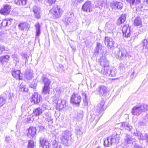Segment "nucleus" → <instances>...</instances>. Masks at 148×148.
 Segmentation results:
<instances>
[{"label":"nucleus","instance_id":"1","mask_svg":"<svg viewBox=\"0 0 148 148\" xmlns=\"http://www.w3.org/2000/svg\"><path fill=\"white\" fill-rule=\"evenodd\" d=\"M71 132L68 130H66L62 132L60 137L61 142L64 145L67 146L71 144L73 141L71 137Z\"/></svg>","mask_w":148,"mask_h":148},{"label":"nucleus","instance_id":"2","mask_svg":"<svg viewBox=\"0 0 148 148\" xmlns=\"http://www.w3.org/2000/svg\"><path fill=\"white\" fill-rule=\"evenodd\" d=\"M119 137V134L116 133L114 134L107 138L104 140V146L106 147H108L111 146L113 144L118 143Z\"/></svg>","mask_w":148,"mask_h":148},{"label":"nucleus","instance_id":"3","mask_svg":"<svg viewBox=\"0 0 148 148\" xmlns=\"http://www.w3.org/2000/svg\"><path fill=\"white\" fill-rule=\"evenodd\" d=\"M147 109V105L143 104L134 106L132 110L131 113L133 115L139 116L142 112L145 111Z\"/></svg>","mask_w":148,"mask_h":148},{"label":"nucleus","instance_id":"4","mask_svg":"<svg viewBox=\"0 0 148 148\" xmlns=\"http://www.w3.org/2000/svg\"><path fill=\"white\" fill-rule=\"evenodd\" d=\"M100 64L103 66L99 72L103 74L107 73V70L109 69V64L108 61L106 58L103 56L100 58Z\"/></svg>","mask_w":148,"mask_h":148},{"label":"nucleus","instance_id":"5","mask_svg":"<svg viewBox=\"0 0 148 148\" xmlns=\"http://www.w3.org/2000/svg\"><path fill=\"white\" fill-rule=\"evenodd\" d=\"M49 12L52 15L54 18H60L62 15L63 11L58 6L55 5L50 10Z\"/></svg>","mask_w":148,"mask_h":148},{"label":"nucleus","instance_id":"6","mask_svg":"<svg viewBox=\"0 0 148 148\" xmlns=\"http://www.w3.org/2000/svg\"><path fill=\"white\" fill-rule=\"evenodd\" d=\"M128 55L127 50L123 48L120 49L118 52L117 57L116 58L119 60H125Z\"/></svg>","mask_w":148,"mask_h":148},{"label":"nucleus","instance_id":"7","mask_svg":"<svg viewBox=\"0 0 148 148\" xmlns=\"http://www.w3.org/2000/svg\"><path fill=\"white\" fill-rule=\"evenodd\" d=\"M73 14L71 12H68L66 14L64 18L63 21L65 25H67L73 21Z\"/></svg>","mask_w":148,"mask_h":148},{"label":"nucleus","instance_id":"8","mask_svg":"<svg viewBox=\"0 0 148 148\" xmlns=\"http://www.w3.org/2000/svg\"><path fill=\"white\" fill-rule=\"evenodd\" d=\"M104 104V102L103 101H101L96 108L95 114L98 116L100 115V116L103 114L104 110L103 108V105Z\"/></svg>","mask_w":148,"mask_h":148},{"label":"nucleus","instance_id":"9","mask_svg":"<svg viewBox=\"0 0 148 148\" xmlns=\"http://www.w3.org/2000/svg\"><path fill=\"white\" fill-rule=\"evenodd\" d=\"M81 100V97L79 95L77 94L74 93L71 98L70 102L71 103L74 104L79 105Z\"/></svg>","mask_w":148,"mask_h":148},{"label":"nucleus","instance_id":"10","mask_svg":"<svg viewBox=\"0 0 148 148\" xmlns=\"http://www.w3.org/2000/svg\"><path fill=\"white\" fill-rule=\"evenodd\" d=\"M104 43L107 45V47L111 49L113 47L114 42L111 38L106 36L105 38Z\"/></svg>","mask_w":148,"mask_h":148},{"label":"nucleus","instance_id":"11","mask_svg":"<svg viewBox=\"0 0 148 148\" xmlns=\"http://www.w3.org/2000/svg\"><path fill=\"white\" fill-rule=\"evenodd\" d=\"M42 99V97L40 95L35 93L32 96V104H38L40 102Z\"/></svg>","mask_w":148,"mask_h":148},{"label":"nucleus","instance_id":"12","mask_svg":"<svg viewBox=\"0 0 148 148\" xmlns=\"http://www.w3.org/2000/svg\"><path fill=\"white\" fill-rule=\"evenodd\" d=\"M28 131L27 136L30 138H32L36 135V129L35 127L31 126L28 129Z\"/></svg>","mask_w":148,"mask_h":148},{"label":"nucleus","instance_id":"13","mask_svg":"<svg viewBox=\"0 0 148 148\" xmlns=\"http://www.w3.org/2000/svg\"><path fill=\"white\" fill-rule=\"evenodd\" d=\"M98 94L101 96L105 95L107 92V88L104 86H99L96 90Z\"/></svg>","mask_w":148,"mask_h":148},{"label":"nucleus","instance_id":"14","mask_svg":"<svg viewBox=\"0 0 148 148\" xmlns=\"http://www.w3.org/2000/svg\"><path fill=\"white\" fill-rule=\"evenodd\" d=\"M122 32L124 37L127 38L131 35L130 28L127 25H124L122 28Z\"/></svg>","mask_w":148,"mask_h":148},{"label":"nucleus","instance_id":"15","mask_svg":"<svg viewBox=\"0 0 148 148\" xmlns=\"http://www.w3.org/2000/svg\"><path fill=\"white\" fill-rule=\"evenodd\" d=\"M32 11L34 13L35 17L37 19L40 18V9L38 7L34 6L32 8Z\"/></svg>","mask_w":148,"mask_h":148},{"label":"nucleus","instance_id":"16","mask_svg":"<svg viewBox=\"0 0 148 148\" xmlns=\"http://www.w3.org/2000/svg\"><path fill=\"white\" fill-rule=\"evenodd\" d=\"M91 2L90 1H87L83 5L82 9L84 11L90 12L91 11Z\"/></svg>","mask_w":148,"mask_h":148},{"label":"nucleus","instance_id":"17","mask_svg":"<svg viewBox=\"0 0 148 148\" xmlns=\"http://www.w3.org/2000/svg\"><path fill=\"white\" fill-rule=\"evenodd\" d=\"M10 8V5H6L4 6L3 8L0 10V13L4 15H7L9 13Z\"/></svg>","mask_w":148,"mask_h":148},{"label":"nucleus","instance_id":"18","mask_svg":"<svg viewBox=\"0 0 148 148\" xmlns=\"http://www.w3.org/2000/svg\"><path fill=\"white\" fill-rule=\"evenodd\" d=\"M40 140L41 146L43 148H49L51 146V145L48 141L45 140L44 138H41Z\"/></svg>","mask_w":148,"mask_h":148},{"label":"nucleus","instance_id":"19","mask_svg":"<svg viewBox=\"0 0 148 148\" xmlns=\"http://www.w3.org/2000/svg\"><path fill=\"white\" fill-rule=\"evenodd\" d=\"M134 135L136 136L139 140H146L147 135L146 134L142 133L140 132H134Z\"/></svg>","mask_w":148,"mask_h":148},{"label":"nucleus","instance_id":"20","mask_svg":"<svg viewBox=\"0 0 148 148\" xmlns=\"http://www.w3.org/2000/svg\"><path fill=\"white\" fill-rule=\"evenodd\" d=\"M134 25L135 26H141L142 25L141 18L139 16L136 17L134 21Z\"/></svg>","mask_w":148,"mask_h":148},{"label":"nucleus","instance_id":"21","mask_svg":"<svg viewBox=\"0 0 148 148\" xmlns=\"http://www.w3.org/2000/svg\"><path fill=\"white\" fill-rule=\"evenodd\" d=\"M10 58V56L8 55L1 56H0V62L3 64L5 62H7L8 61Z\"/></svg>","mask_w":148,"mask_h":148},{"label":"nucleus","instance_id":"22","mask_svg":"<svg viewBox=\"0 0 148 148\" xmlns=\"http://www.w3.org/2000/svg\"><path fill=\"white\" fill-rule=\"evenodd\" d=\"M42 80L43 81L44 86H50L51 81L45 75H43L42 77Z\"/></svg>","mask_w":148,"mask_h":148},{"label":"nucleus","instance_id":"23","mask_svg":"<svg viewBox=\"0 0 148 148\" xmlns=\"http://www.w3.org/2000/svg\"><path fill=\"white\" fill-rule=\"evenodd\" d=\"M133 139L131 136L127 134L124 138L125 142L127 144H131L133 143Z\"/></svg>","mask_w":148,"mask_h":148},{"label":"nucleus","instance_id":"24","mask_svg":"<svg viewBox=\"0 0 148 148\" xmlns=\"http://www.w3.org/2000/svg\"><path fill=\"white\" fill-rule=\"evenodd\" d=\"M20 71H14L12 72V75L16 79H21L22 78L20 75Z\"/></svg>","mask_w":148,"mask_h":148},{"label":"nucleus","instance_id":"25","mask_svg":"<svg viewBox=\"0 0 148 148\" xmlns=\"http://www.w3.org/2000/svg\"><path fill=\"white\" fill-rule=\"evenodd\" d=\"M116 69L114 68H112V69H109L107 70V73L104 75H107L109 76L114 77L115 76Z\"/></svg>","mask_w":148,"mask_h":148},{"label":"nucleus","instance_id":"26","mask_svg":"<svg viewBox=\"0 0 148 148\" xmlns=\"http://www.w3.org/2000/svg\"><path fill=\"white\" fill-rule=\"evenodd\" d=\"M126 15L125 14H122L119 17L117 21L118 25H120L124 23L126 20Z\"/></svg>","mask_w":148,"mask_h":148},{"label":"nucleus","instance_id":"27","mask_svg":"<svg viewBox=\"0 0 148 148\" xmlns=\"http://www.w3.org/2000/svg\"><path fill=\"white\" fill-rule=\"evenodd\" d=\"M44 110H42L40 108H37L33 110L34 114L36 116H38L42 113Z\"/></svg>","mask_w":148,"mask_h":148},{"label":"nucleus","instance_id":"28","mask_svg":"<svg viewBox=\"0 0 148 148\" xmlns=\"http://www.w3.org/2000/svg\"><path fill=\"white\" fill-rule=\"evenodd\" d=\"M122 127L128 131H130L132 128V126L127 122L123 123L122 124Z\"/></svg>","mask_w":148,"mask_h":148},{"label":"nucleus","instance_id":"29","mask_svg":"<svg viewBox=\"0 0 148 148\" xmlns=\"http://www.w3.org/2000/svg\"><path fill=\"white\" fill-rule=\"evenodd\" d=\"M83 116V111L80 110L77 112V114L75 115L74 117L78 121H80L82 119Z\"/></svg>","mask_w":148,"mask_h":148},{"label":"nucleus","instance_id":"30","mask_svg":"<svg viewBox=\"0 0 148 148\" xmlns=\"http://www.w3.org/2000/svg\"><path fill=\"white\" fill-rule=\"evenodd\" d=\"M12 20L11 19L9 20H8L6 19H5L2 21L1 23V24L2 26L4 27L8 26L11 24V21H12Z\"/></svg>","mask_w":148,"mask_h":148},{"label":"nucleus","instance_id":"31","mask_svg":"<svg viewBox=\"0 0 148 148\" xmlns=\"http://www.w3.org/2000/svg\"><path fill=\"white\" fill-rule=\"evenodd\" d=\"M102 46L101 43L99 42L97 43L96 49L95 51V54L97 55L99 53V51L102 49Z\"/></svg>","mask_w":148,"mask_h":148},{"label":"nucleus","instance_id":"32","mask_svg":"<svg viewBox=\"0 0 148 148\" xmlns=\"http://www.w3.org/2000/svg\"><path fill=\"white\" fill-rule=\"evenodd\" d=\"M33 75L32 72L30 71H26L25 77L28 80L31 79Z\"/></svg>","mask_w":148,"mask_h":148},{"label":"nucleus","instance_id":"33","mask_svg":"<svg viewBox=\"0 0 148 148\" xmlns=\"http://www.w3.org/2000/svg\"><path fill=\"white\" fill-rule=\"evenodd\" d=\"M126 1L129 3L131 5H134V4L136 5L141 2L140 0H126Z\"/></svg>","mask_w":148,"mask_h":148},{"label":"nucleus","instance_id":"34","mask_svg":"<svg viewBox=\"0 0 148 148\" xmlns=\"http://www.w3.org/2000/svg\"><path fill=\"white\" fill-rule=\"evenodd\" d=\"M36 28V36H38L40 33V26L38 23L36 24L35 25Z\"/></svg>","mask_w":148,"mask_h":148},{"label":"nucleus","instance_id":"35","mask_svg":"<svg viewBox=\"0 0 148 148\" xmlns=\"http://www.w3.org/2000/svg\"><path fill=\"white\" fill-rule=\"evenodd\" d=\"M26 0H15V3L18 5H25L26 3Z\"/></svg>","mask_w":148,"mask_h":148},{"label":"nucleus","instance_id":"36","mask_svg":"<svg viewBox=\"0 0 148 148\" xmlns=\"http://www.w3.org/2000/svg\"><path fill=\"white\" fill-rule=\"evenodd\" d=\"M18 26L20 30H23L25 28L28 27V24L26 22L22 23H20L18 25Z\"/></svg>","mask_w":148,"mask_h":148},{"label":"nucleus","instance_id":"37","mask_svg":"<svg viewBox=\"0 0 148 148\" xmlns=\"http://www.w3.org/2000/svg\"><path fill=\"white\" fill-rule=\"evenodd\" d=\"M50 91V86H44L43 87L42 92L44 94H49Z\"/></svg>","mask_w":148,"mask_h":148},{"label":"nucleus","instance_id":"38","mask_svg":"<svg viewBox=\"0 0 148 148\" xmlns=\"http://www.w3.org/2000/svg\"><path fill=\"white\" fill-rule=\"evenodd\" d=\"M82 96L84 105L87 106L88 105V102L87 100V97L85 92L82 93Z\"/></svg>","mask_w":148,"mask_h":148},{"label":"nucleus","instance_id":"39","mask_svg":"<svg viewBox=\"0 0 148 148\" xmlns=\"http://www.w3.org/2000/svg\"><path fill=\"white\" fill-rule=\"evenodd\" d=\"M61 143L56 141H54L52 143L53 148H61Z\"/></svg>","mask_w":148,"mask_h":148},{"label":"nucleus","instance_id":"40","mask_svg":"<svg viewBox=\"0 0 148 148\" xmlns=\"http://www.w3.org/2000/svg\"><path fill=\"white\" fill-rule=\"evenodd\" d=\"M27 108V107L26 105L23 104L21 107V110L22 114H25L26 112V110Z\"/></svg>","mask_w":148,"mask_h":148},{"label":"nucleus","instance_id":"41","mask_svg":"<svg viewBox=\"0 0 148 148\" xmlns=\"http://www.w3.org/2000/svg\"><path fill=\"white\" fill-rule=\"evenodd\" d=\"M65 104V102L64 100H58L57 103V106L59 107L60 108L61 106H63Z\"/></svg>","mask_w":148,"mask_h":148},{"label":"nucleus","instance_id":"42","mask_svg":"<svg viewBox=\"0 0 148 148\" xmlns=\"http://www.w3.org/2000/svg\"><path fill=\"white\" fill-rule=\"evenodd\" d=\"M110 6L112 9L117 10L116 1H114L110 3Z\"/></svg>","mask_w":148,"mask_h":148},{"label":"nucleus","instance_id":"43","mask_svg":"<svg viewBox=\"0 0 148 148\" xmlns=\"http://www.w3.org/2000/svg\"><path fill=\"white\" fill-rule=\"evenodd\" d=\"M57 67L56 70L58 72H61L62 71L63 69V66L62 64H57L56 65Z\"/></svg>","mask_w":148,"mask_h":148},{"label":"nucleus","instance_id":"44","mask_svg":"<svg viewBox=\"0 0 148 148\" xmlns=\"http://www.w3.org/2000/svg\"><path fill=\"white\" fill-rule=\"evenodd\" d=\"M28 141L27 148H34V141L32 140H29Z\"/></svg>","mask_w":148,"mask_h":148},{"label":"nucleus","instance_id":"45","mask_svg":"<svg viewBox=\"0 0 148 148\" xmlns=\"http://www.w3.org/2000/svg\"><path fill=\"white\" fill-rule=\"evenodd\" d=\"M142 45L143 49H147L148 48V41L147 40L145 39L142 42Z\"/></svg>","mask_w":148,"mask_h":148},{"label":"nucleus","instance_id":"46","mask_svg":"<svg viewBox=\"0 0 148 148\" xmlns=\"http://www.w3.org/2000/svg\"><path fill=\"white\" fill-rule=\"evenodd\" d=\"M147 122L144 119L143 120H139L138 121L139 125L141 126H145Z\"/></svg>","mask_w":148,"mask_h":148},{"label":"nucleus","instance_id":"47","mask_svg":"<svg viewBox=\"0 0 148 148\" xmlns=\"http://www.w3.org/2000/svg\"><path fill=\"white\" fill-rule=\"evenodd\" d=\"M5 99L0 97V108L5 104Z\"/></svg>","mask_w":148,"mask_h":148},{"label":"nucleus","instance_id":"48","mask_svg":"<svg viewBox=\"0 0 148 148\" xmlns=\"http://www.w3.org/2000/svg\"><path fill=\"white\" fill-rule=\"evenodd\" d=\"M7 51L5 47L3 45H0V55L3 53L5 51Z\"/></svg>","mask_w":148,"mask_h":148},{"label":"nucleus","instance_id":"49","mask_svg":"<svg viewBox=\"0 0 148 148\" xmlns=\"http://www.w3.org/2000/svg\"><path fill=\"white\" fill-rule=\"evenodd\" d=\"M117 5V10H121L123 6V4L122 3L120 2L116 1Z\"/></svg>","mask_w":148,"mask_h":148},{"label":"nucleus","instance_id":"50","mask_svg":"<svg viewBox=\"0 0 148 148\" xmlns=\"http://www.w3.org/2000/svg\"><path fill=\"white\" fill-rule=\"evenodd\" d=\"M99 8L101 9L102 7L104 6L105 2L103 1H102L101 2L99 3Z\"/></svg>","mask_w":148,"mask_h":148},{"label":"nucleus","instance_id":"51","mask_svg":"<svg viewBox=\"0 0 148 148\" xmlns=\"http://www.w3.org/2000/svg\"><path fill=\"white\" fill-rule=\"evenodd\" d=\"M46 117L45 119V120L48 122L51 121L52 119L51 116L49 115H48V114H46Z\"/></svg>","mask_w":148,"mask_h":148},{"label":"nucleus","instance_id":"52","mask_svg":"<svg viewBox=\"0 0 148 148\" xmlns=\"http://www.w3.org/2000/svg\"><path fill=\"white\" fill-rule=\"evenodd\" d=\"M5 141L8 143H10L11 139L10 137L9 136H6L5 137Z\"/></svg>","mask_w":148,"mask_h":148},{"label":"nucleus","instance_id":"53","mask_svg":"<svg viewBox=\"0 0 148 148\" xmlns=\"http://www.w3.org/2000/svg\"><path fill=\"white\" fill-rule=\"evenodd\" d=\"M47 1L49 5H51L55 3L56 0H47Z\"/></svg>","mask_w":148,"mask_h":148},{"label":"nucleus","instance_id":"54","mask_svg":"<svg viewBox=\"0 0 148 148\" xmlns=\"http://www.w3.org/2000/svg\"><path fill=\"white\" fill-rule=\"evenodd\" d=\"M39 130L40 132L44 131L45 130L44 126L42 125H39Z\"/></svg>","mask_w":148,"mask_h":148},{"label":"nucleus","instance_id":"55","mask_svg":"<svg viewBox=\"0 0 148 148\" xmlns=\"http://www.w3.org/2000/svg\"><path fill=\"white\" fill-rule=\"evenodd\" d=\"M72 4L74 5H77L78 2L77 0H71Z\"/></svg>","mask_w":148,"mask_h":148},{"label":"nucleus","instance_id":"56","mask_svg":"<svg viewBox=\"0 0 148 148\" xmlns=\"http://www.w3.org/2000/svg\"><path fill=\"white\" fill-rule=\"evenodd\" d=\"M76 134L77 135H80L82 134V132L80 129H77L76 130Z\"/></svg>","mask_w":148,"mask_h":148},{"label":"nucleus","instance_id":"57","mask_svg":"<svg viewBox=\"0 0 148 148\" xmlns=\"http://www.w3.org/2000/svg\"><path fill=\"white\" fill-rule=\"evenodd\" d=\"M143 119L147 122H148V113L145 116L143 117Z\"/></svg>","mask_w":148,"mask_h":148},{"label":"nucleus","instance_id":"58","mask_svg":"<svg viewBox=\"0 0 148 148\" xmlns=\"http://www.w3.org/2000/svg\"><path fill=\"white\" fill-rule=\"evenodd\" d=\"M133 148H143L142 147L139 146L137 144H135L134 145V146Z\"/></svg>","mask_w":148,"mask_h":148},{"label":"nucleus","instance_id":"59","mask_svg":"<svg viewBox=\"0 0 148 148\" xmlns=\"http://www.w3.org/2000/svg\"><path fill=\"white\" fill-rule=\"evenodd\" d=\"M30 86L32 88H35L36 87V84L35 83H34L33 84H31L30 85Z\"/></svg>","mask_w":148,"mask_h":148},{"label":"nucleus","instance_id":"60","mask_svg":"<svg viewBox=\"0 0 148 148\" xmlns=\"http://www.w3.org/2000/svg\"><path fill=\"white\" fill-rule=\"evenodd\" d=\"M134 71L132 73L131 75V77L132 78L133 77V76L134 74Z\"/></svg>","mask_w":148,"mask_h":148},{"label":"nucleus","instance_id":"61","mask_svg":"<svg viewBox=\"0 0 148 148\" xmlns=\"http://www.w3.org/2000/svg\"><path fill=\"white\" fill-rule=\"evenodd\" d=\"M120 67L121 69H123V67H124V65L123 64H121L120 65Z\"/></svg>","mask_w":148,"mask_h":148},{"label":"nucleus","instance_id":"62","mask_svg":"<svg viewBox=\"0 0 148 148\" xmlns=\"http://www.w3.org/2000/svg\"><path fill=\"white\" fill-rule=\"evenodd\" d=\"M144 3H145L146 5H148V0H146L144 1Z\"/></svg>","mask_w":148,"mask_h":148},{"label":"nucleus","instance_id":"63","mask_svg":"<svg viewBox=\"0 0 148 148\" xmlns=\"http://www.w3.org/2000/svg\"><path fill=\"white\" fill-rule=\"evenodd\" d=\"M78 3L82 2L84 1V0H77Z\"/></svg>","mask_w":148,"mask_h":148},{"label":"nucleus","instance_id":"64","mask_svg":"<svg viewBox=\"0 0 148 148\" xmlns=\"http://www.w3.org/2000/svg\"><path fill=\"white\" fill-rule=\"evenodd\" d=\"M146 140L148 142V135H147V137L146 138Z\"/></svg>","mask_w":148,"mask_h":148}]
</instances>
